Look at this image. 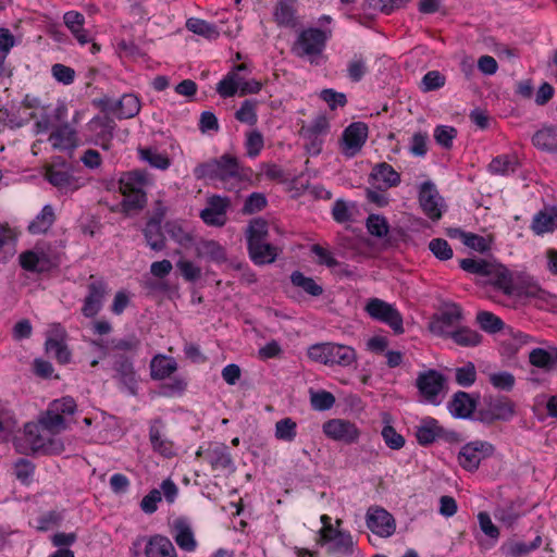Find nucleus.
Segmentation results:
<instances>
[{"instance_id": "6ab92c4d", "label": "nucleus", "mask_w": 557, "mask_h": 557, "mask_svg": "<svg viewBox=\"0 0 557 557\" xmlns=\"http://www.w3.org/2000/svg\"><path fill=\"white\" fill-rule=\"evenodd\" d=\"M463 319L462 309L456 304L446 305L440 314L434 319L430 325L433 333L441 336H448L454 327L461 323Z\"/></svg>"}, {"instance_id": "13d9d810", "label": "nucleus", "mask_w": 557, "mask_h": 557, "mask_svg": "<svg viewBox=\"0 0 557 557\" xmlns=\"http://www.w3.org/2000/svg\"><path fill=\"white\" fill-rule=\"evenodd\" d=\"M335 404V397L327 391L310 392V405L314 410L325 411Z\"/></svg>"}, {"instance_id": "6e6552de", "label": "nucleus", "mask_w": 557, "mask_h": 557, "mask_svg": "<svg viewBox=\"0 0 557 557\" xmlns=\"http://www.w3.org/2000/svg\"><path fill=\"white\" fill-rule=\"evenodd\" d=\"M329 132L330 121L324 114L315 116L309 125H302L299 135L305 140L306 151L311 156H318Z\"/></svg>"}, {"instance_id": "4c0bfd02", "label": "nucleus", "mask_w": 557, "mask_h": 557, "mask_svg": "<svg viewBox=\"0 0 557 557\" xmlns=\"http://www.w3.org/2000/svg\"><path fill=\"white\" fill-rule=\"evenodd\" d=\"M274 21L280 26L293 27L296 24V9L293 0H278L273 12Z\"/></svg>"}, {"instance_id": "0eeeda50", "label": "nucleus", "mask_w": 557, "mask_h": 557, "mask_svg": "<svg viewBox=\"0 0 557 557\" xmlns=\"http://www.w3.org/2000/svg\"><path fill=\"white\" fill-rule=\"evenodd\" d=\"M364 311L371 319L388 325L394 333H404L403 315L394 305L373 297L368 299Z\"/></svg>"}, {"instance_id": "ddd939ff", "label": "nucleus", "mask_w": 557, "mask_h": 557, "mask_svg": "<svg viewBox=\"0 0 557 557\" xmlns=\"http://www.w3.org/2000/svg\"><path fill=\"white\" fill-rule=\"evenodd\" d=\"M368 138V126L362 122L348 125L342 135L341 149L345 157H355L363 147Z\"/></svg>"}, {"instance_id": "e433bc0d", "label": "nucleus", "mask_w": 557, "mask_h": 557, "mask_svg": "<svg viewBox=\"0 0 557 557\" xmlns=\"http://www.w3.org/2000/svg\"><path fill=\"white\" fill-rule=\"evenodd\" d=\"M186 29L208 40H216L220 37L219 27L206 20L189 17L186 21Z\"/></svg>"}, {"instance_id": "2eb2a0df", "label": "nucleus", "mask_w": 557, "mask_h": 557, "mask_svg": "<svg viewBox=\"0 0 557 557\" xmlns=\"http://www.w3.org/2000/svg\"><path fill=\"white\" fill-rule=\"evenodd\" d=\"M322 430L329 438L345 444L357 442L360 435L356 424L344 419H331L323 424Z\"/></svg>"}, {"instance_id": "680f3d73", "label": "nucleus", "mask_w": 557, "mask_h": 557, "mask_svg": "<svg viewBox=\"0 0 557 557\" xmlns=\"http://www.w3.org/2000/svg\"><path fill=\"white\" fill-rule=\"evenodd\" d=\"M455 380L462 387L471 386L476 380V370L472 362L455 370Z\"/></svg>"}, {"instance_id": "423d86ee", "label": "nucleus", "mask_w": 557, "mask_h": 557, "mask_svg": "<svg viewBox=\"0 0 557 557\" xmlns=\"http://www.w3.org/2000/svg\"><path fill=\"white\" fill-rule=\"evenodd\" d=\"M24 435L27 444L34 453L45 455H60L64 451L63 442L50 435L38 422H28L24 426Z\"/></svg>"}, {"instance_id": "2f4dec72", "label": "nucleus", "mask_w": 557, "mask_h": 557, "mask_svg": "<svg viewBox=\"0 0 557 557\" xmlns=\"http://www.w3.org/2000/svg\"><path fill=\"white\" fill-rule=\"evenodd\" d=\"M146 557H177L172 542L163 535L151 536L145 547Z\"/></svg>"}, {"instance_id": "49530a36", "label": "nucleus", "mask_w": 557, "mask_h": 557, "mask_svg": "<svg viewBox=\"0 0 557 557\" xmlns=\"http://www.w3.org/2000/svg\"><path fill=\"white\" fill-rule=\"evenodd\" d=\"M290 282L294 286L301 288L310 296L319 297L323 294V287L317 284L312 277L306 276L300 271H294L292 273Z\"/></svg>"}, {"instance_id": "4468645a", "label": "nucleus", "mask_w": 557, "mask_h": 557, "mask_svg": "<svg viewBox=\"0 0 557 557\" xmlns=\"http://www.w3.org/2000/svg\"><path fill=\"white\" fill-rule=\"evenodd\" d=\"M20 264L26 271L42 273L57 267L59 258L54 253L36 248L21 253Z\"/></svg>"}, {"instance_id": "a211bd4d", "label": "nucleus", "mask_w": 557, "mask_h": 557, "mask_svg": "<svg viewBox=\"0 0 557 557\" xmlns=\"http://www.w3.org/2000/svg\"><path fill=\"white\" fill-rule=\"evenodd\" d=\"M367 527L381 537H389L395 533L396 522L387 510L375 507L367 512Z\"/></svg>"}, {"instance_id": "a878e982", "label": "nucleus", "mask_w": 557, "mask_h": 557, "mask_svg": "<svg viewBox=\"0 0 557 557\" xmlns=\"http://www.w3.org/2000/svg\"><path fill=\"white\" fill-rule=\"evenodd\" d=\"M414 436L421 446H428L444 436V429L436 419L425 417L416 425Z\"/></svg>"}, {"instance_id": "09e8293b", "label": "nucleus", "mask_w": 557, "mask_h": 557, "mask_svg": "<svg viewBox=\"0 0 557 557\" xmlns=\"http://www.w3.org/2000/svg\"><path fill=\"white\" fill-rule=\"evenodd\" d=\"M492 263L483 259L466 258L460 260L459 265L463 271L478 275L480 283L490 273Z\"/></svg>"}, {"instance_id": "864d4df0", "label": "nucleus", "mask_w": 557, "mask_h": 557, "mask_svg": "<svg viewBox=\"0 0 557 557\" xmlns=\"http://www.w3.org/2000/svg\"><path fill=\"white\" fill-rule=\"evenodd\" d=\"M258 101L252 99L245 100L235 113V119L240 123L253 126L258 122L257 115Z\"/></svg>"}, {"instance_id": "de8ad7c7", "label": "nucleus", "mask_w": 557, "mask_h": 557, "mask_svg": "<svg viewBox=\"0 0 557 557\" xmlns=\"http://www.w3.org/2000/svg\"><path fill=\"white\" fill-rule=\"evenodd\" d=\"M447 337H450L457 345L462 347H475L482 342V335L468 327L453 331Z\"/></svg>"}, {"instance_id": "6e6d98bb", "label": "nucleus", "mask_w": 557, "mask_h": 557, "mask_svg": "<svg viewBox=\"0 0 557 557\" xmlns=\"http://www.w3.org/2000/svg\"><path fill=\"white\" fill-rule=\"evenodd\" d=\"M139 153L143 160H145L156 169L166 170L171 164L169 157L165 153L159 152L156 149H140Z\"/></svg>"}, {"instance_id": "bb28decb", "label": "nucleus", "mask_w": 557, "mask_h": 557, "mask_svg": "<svg viewBox=\"0 0 557 557\" xmlns=\"http://www.w3.org/2000/svg\"><path fill=\"white\" fill-rule=\"evenodd\" d=\"M529 362L546 373L557 370V347L533 348L529 352Z\"/></svg>"}, {"instance_id": "a18cd8bd", "label": "nucleus", "mask_w": 557, "mask_h": 557, "mask_svg": "<svg viewBox=\"0 0 557 557\" xmlns=\"http://www.w3.org/2000/svg\"><path fill=\"white\" fill-rule=\"evenodd\" d=\"M541 544L542 537L540 535H536L535 539L530 543H525L522 541H513L504 545L503 549L508 556L522 557L539 548Z\"/></svg>"}, {"instance_id": "f3484780", "label": "nucleus", "mask_w": 557, "mask_h": 557, "mask_svg": "<svg viewBox=\"0 0 557 557\" xmlns=\"http://www.w3.org/2000/svg\"><path fill=\"white\" fill-rule=\"evenodd\" d=\"M230 205L227 197L211 196L207 200V207L201 210L200 218L207 225L221 227L227 221Z\"/></svg>"}, {"instance_id": "39448f33", "label": "nucleus", "mask_w": 557, "mask_h": 557, "mask_svg": "<svg viewBox=\"0 0 557 557\" xmlns=\"http://www.w3.org/2000/svg\"><path fill=\"white\" fill-rule=\"evenodd\" d=\"M76 410L75 400L70 397H62L51 401L45 412L38 418V423L42 426L44 431H47L50 435H57L62 431L66 430V416H71Z\"/></svg>"}, {"instance_id": "ea45409f", "label": "nucleus", "mask_w": 557, "mask_h": 557, "mask_svg": "<svg viewBox=\"0 0 557 557\" xmlns=\"http://www.w3.org/2000/svg\"><path fill=\"white\" fill-rule=\"evenodd\" d=\"M518 166L519 160L516 154H500L491 161L488 170L492 174L506 176L515 173Z\"/></svg>"}, {"instance_id": "c9c22d12", "label": "nucleus", "mask_w": 557, "mask_h": 557, "mask_svg": "<svg viewBox=\"0 0 557 557\" xmlns=\"http://www.w3.org/2000/svg\"><path fill=\"white\" fill-rule=\"evenodd\" d=\"M533 145L543 151L557 152V128L545 126L539 129L532 137Z\"/></svg>"}, {"instance_id": "3c124183", "label": "nucleus", "mask_w": 557, "mask_h": 557, "mask_svg": "<svg viewBox=\"0 0 557 557\" xmlns=\"http://www.w3.org/2000/svg\"><path fill=\"white\" fill-rule=\"evenodd\" d=\"M268 236V223L262 219H256L250 222L247 228V242L248 246L265 243Z\"/></svg>"}, {"instance_id": "5fc2aeb1", "label": "nucleus", "mask_w": 557, "mask_h": 557, "mask_svg": "<svg viewBox=\"0 0 557 557\" xmlns=\"http://www.w3.org/2000/svg\"><path fill=\"white\" fill-rule=\"evenodd\" d=\"M476 322L487 333H497L505 326L500 318L490 311H480L476 314Z\"/></svg>"}, {"instance_id": "7ed1b4c3", "label": "nucleus", "mask_w": 557, "mask_h": 557, "mask_svg": "<svg viewBox=\"0 0 557 557\" xmlns=\"http://www.w3.org/2000/svg\"><path fill=\"white\" fill-rule=\"evenodd\" d=\"M149 184L148 174L141 171L127 172L121 176L119 188L124 196L122 206L125 211L141 210L146 206V188Z\"/></svg>"}, {"instance_id": "b1692460", "label": "nucleus", "mask_w": 557, "mask_h": 557, "mask_svg": "<svg viewBox=\"0 0 557 557\" xmlns=\"http://www.w3.org/2000/svg\"><path fill=\"white\" fill-rule=\"evenodd\" d=\"M202 451L199 449L197 456H201ZM205 459L215 470H227L233 467V459L230 448L223 443H212L203 451Z\"/></svg>"}, {"instance_id": "58836bf2", "label": "nucleus", "mask_w": 557, "mask_h": 557, "mask_svg": "<svg viewBox=\"0 0 557 557\" xmlns=\"http://www.w3.org/2000/svg\"><path fill=\"white\" fill-rule=\"evenodd\" d=\"M532 230L535 234L542 235L557 228V210L549 209L540 211L533 218Z\"/></svg>"}, {"instance_id": "c03bdc74", "label": "nucleus", "mask_w": 557, "mask_h": 557, "mask_svg": "<svg viewBox=\"0 0 557 557\" xmlns=\"http://www.w3.org/2000/svg\"><path fill=\"white\" fill-rule=\"evenodd\" d=\"M140 111V101L134 94H124L117 100V114L116 117L120 120L132 119L136 116Z\"/></svg>"}, {"instance_id": "473e14b6", "label": "nucleus", "mask_w": 557, "mask_h": 557, "mask_svg": "<svg viewBox=\"0 0 557 557\" xmlns=\"http://www.w3.org/2000/svg\"><path fill=\"white\" fill-rule=\"evenodd\" d=\"M196 255L214 263H223L227 260L225 248L213 239L199 242L196 245Z\"/></svg>"}, {"instance_id": "4be33fe9", "label": "nucleus", "mask_w": 557, "mask_h": 557, "mask_svg": "<svg viewBox=\"0 0 557 557\" xmlns=\"http://www.w3.org/2000/svg\"><path fill=\"white\" fill-rule=\"evenodd\" d=\"M480 284L492 285L495 289L506 296H511L515 292L513 278L511 272L499 263H492L490 271Z\"/></svg>"}, {"instance_id": "37998d69", "label": "nucleus", "mask_w": 557, "mask_h": 557, "mask_svg": "<svg viewBox=\"0 0 557 557\" xmlns=\"http://www.w3.org/2000/svg\"><path fill=\"white\" fill-rule=\"evenodd\" d=\"M147 245L154 251H161L165 247V238L162 233L161 224L154 221L146 223L143 230Z\"/></svg>"}, {"instance_id": "0e129e2a", "label": "nucleus", "mask_w": 557, "mask_h": 557, "mask_svg": "<svg viewBox=\"0 0 557 557\" xmlns=\"http://www.w3.org/2000/svg\"><path fill=\"white\" fill-rule=\"evenodd\" d=\"M264 146V140L262 134L253 129L249 132L246 136L245 148L248 157L256 158L261 152Z\"/></svg>"}, {"instance_id": "603ef678", "label": "nucleus", "mask_w": 557, "mask_h": 557, "mask_svg": "<svg viewBox=\"0 0 557 557\" xmlns=\"http://www.w3.org/2000/svg\"><path fill=\"white\" fill-rule=\"evenodd\" d=\"M166 233L169 236L184 248H188L193 245L194 237L190 232L186 231L177 222H169L165 225Z\"/></svg>"}, {"instance_id": "5701e85b", "label": "nucleus", "mask_w": 557, "mask_h": 557, "mask_svg": "<svg viewBox=\"0 0 557 557\" xmlns=\"http://www.w3.org/2000/svg\"><path fill=\"white\" fill-rule=\"evenodd\" d=\"M63 23L81 46L94 41L91 33L85 28V16L81 12L75 10L65 12Z\"/></svg>"}, {"instance_id": "dca6fc26", "label": "nucleus", "mask_w": 557, "mask_h": 557, "mask_svg": "<svg viewBox=\"0 0 557 557\" xmlns=\"http://www.w3.org/2000/svg\"><path fill=\"white\" fill-rule=\"evenodd\" d=\"M116 123L109 115H96L87 124L94 136V141L102 149L108 150L114 136Z\"/></svg>"}, {"instance_id": "7c9ffc66", "label": "nucleus", "mask_w": 557, "mask_h": 557, "mask_svg": "<svg viewBox=\"0 0 557 557\" xmlns=\"http://www.w3.org/2000/svg\"><path fill=\"white\" fill-rule=\"evenodd\" d=\"M370 180L380 183L384 189H388L400 183V175L391 164L381 162L373 166Z\"/></svg>"}, {"instance_id": "69168bd1", "label": "nucleus", "mask_w": 557, "mask_h": 557, "mask_svg": "<svg viewBox=\"0 0 557 557\" xmlns=\"http://www.w3.org/2000/svg\"><path fill=\"white\" fill-rule=\"evenodd\" d=\"M367 228L369 233L376 237H384L388 234V224L385 218L377 214H370L367 219Z\"/></svg>"}, {"instance_id": "338daca9", "label": "nucleus", "mask_w": 557, "mask_h": 557, "mask_svg": "<svg viewBox=\"0 0 557 557\" xmlns=\"http://www.w3.org/2000/svg\"><path fill=\"white\" fill-rule=\"evenodd\" d=\"M490 383L497 389L511 391L515 386V376L507 371H500L490 374Z\"/></svg>"}, {"instance_id": "79ce46f5", "label": "nucleus", "mask_w": 557, "mask_h": 557, "mask_svg": "<svg viewBox=\"0 0 557 557\" xmlns=\"http://www.w3.org/2000/svg\"><path fill=\"white\" fill-rule=\"evenodd\" d=\"M257 246H248L249 257L256 264L262 265L275 261L277 257L276 247L268 243L257 244Z\"/></svg>"}, {"instance_id": "f8f14e48", "label": "nucleus", "mask_w": 557, "mask_h": 557, "mask_svg": "<svg viewBox=\"0 0 557 557\" xmlns=\"http://www.w3.org/2000/svg\"><path fill=\"white\" fill-rule=\"evenodd\" d=\"M326 535L321 543L327 546V552L334 557H350L354 554L355 542L349 532L341 531L334 527H327Z\"/></svg>"}, {"instance_id": "8fccbe9b", "label": "nucleus", "mask_w": 557, "mask_h": 557, "mask_svg": "<svg viewBox=\"0 0 557 557\" xmlns=\"http://www.w3.org/2000/svg\"><path fill=\"white\" fill-rule=\"evenodd\" d=\"M274 436L278 441L290 443L297 436V423L292 418H283L275 423Z\"/></svg>"}, {"instance_id": "393cba45", "label": "nucleus", "mask_w": 557, "mask_h": 557, "mask_svg": "<svg viewBox=\"0 0 557 557\" xmlns=\"http://www.w3.org/2000/svg\"><path fill=\"white\" fill-rule=\"evenodd\" d=\"M106 293L107 285L103 281H94L88 285V294L82 308L86 318H92L101 310Z\"/></svg>"}, {"instance_id": "9b49d317", "label": "nucleus", "mask_w": 557, "mask_h": 557, "mask_svg": "<svg viewBox=\"0 0 557 557\" xmlns=\"http://www.w3.org/2000/svg\"><path fill=\"white\" fill-rule=\"evenodd\" d=\"M445 385V377L436 370H428L419 373L416 386L422 398L432 405L441 403V396Z\"/></svg>"}, {"instance_id": "f704fd0d", "label": "nucleus", "mask_w": 557, "mask_h": 557, "mask_svg": "<svg viewBox=\"0 0 557 557\" xmlns=\"http://www.w3.org/2000/svg\"><path fill=\"white\" fill-rule=\"evenodd\" d=\"M177 370V363L172 357L154 356L150 361V375L153 380L170 377Z\"/></svg>"}, {"instance_id": "c756f323", "label": "nucleus", "mask_w": 557, "mask_h": 557, "mask_svg": "<svg viewBox=\"0 0 557 557\" xmlns=\"http://www.w3.org/2000/svg\"><path fill=\"white\" fill-rule=\"evenodd\" d=\"M173 537L178 547L185 552H194L197 542L189 523L183 519H177L173 523Z\"/></svg>"}, {"instance_id": "774afa93", "label": "nucleus", "mask_w": 557, "mask_h": 557, "mask_svg": "<svg viewBox=\"0 0 557 557\" xmlns=\"http://www.w3.org/2000/svg\"><path fill=\"white\" fill-rule=\"evenodd\" d=\"M429 136L426 133L417 132L412 135L409 151L414 157H424L428 152Z\"/></svg>"}, {"instance_id": "052dcab7", "label": "nucleus", "mask_w": 557, "mask_h": 557, "mask_svg": "<svg viewBox=\"0 0 557 557\" xmlns=\"http://www.w3.org/2000/svg\"><path fill=\"white\" fill-rule=\"evenodd\" d=\"M456 136L457 129L449 125H438L434 129L435 141L445 149L451 148Z\"/></svg>"}, {"instance_id": "1a4fd4ad", "label": "nucleus", "mask_w": 557, "mask_h": 557, "mask_svg": "<svg viewBox=\"0 0 557 557\" xmlns=\"http://www.w3.org/2000/svg\"><path fill=\"white\" fill-rule=\"evenodd\" d=\"M45 178L63 195L72 194L83 185L82 181L74 175L72 168L64 162L47 166Z\"/></svg>"}, {"instance_id": "f257e3e1", "label": "nucleus", "mask_w": 557, "mask_h": 557, "mask_svg": "<svg viewBox=\"0 0 557 557\" xmlns=\"http://www.w3.org/2000/svg\"><path fill=\"white\" fill-rule=\"evenodd\" d=\"M332 37V29L320 27H307L299 32L293 45V52L302 59H307L311 65L319 66L324 60V50Z\"/></svg>"}, {"instance_id": "aec40b11", "label": "nucleus", "mask_w": 557, "mask_h": 557, "mask_svg": "<svg viewBox=\"0 0 557 557\" xmlns=\"http://www.w3.org/2000/svg\"><path fill=\"white\" fill-rule=\"evenodd\" d=\"M419 202L425 213L433 221L442 218L443 200L435 185L431 182H424L419 191Z\"/></svg>"}, {"instance_id": "9d476101", "label": "nucleus", "mask_w": 557, "mask_h": 557, "mask_svg": "<svg viewBox=\"0 0 557 557\" xmlns=\"http://www.w3.org/2000/svg\"><path fill=\"white\" fill-rule=\"evenodd\" d=\"M494 451L493 445L485 441H473L463 445L458 453V463L467 471H474L481 461Z\"/></svg>"}, {"instance_id": "412c9836", "label": "nucleus", "mask_w": 557, "mask_h": 557, "mask_svg": "<svg viewBox=\"0 0 557 557\" xmlns=\"http://www.w3.org/2000/svg\"><path fill=\"white\" fill-rule=\"evenodd\" d=\"M149 442L153 451L171 458L175 456L174 443L165 434V425L161 419H154L149 426Z\"/></svg>"}, {"instance_id": "20e7f679", "label": "nucleus", "mask_w": 557, "mask_h": 557, "mask_svg": "<svg viewBox=\"0 0 557 557\" xmlns=\"http://www.w3.org/2000/svg\"><path fill=\"white\" fill-rule=\"evenodd\" d=\"M310 360L325 366L349 367L356 359V351L350 346L336 343H318L308 347Z\"/></svg>"}, {"instance_id": "cd10ccee", "label": "nucleus", "mask_w": 557, "mask_h": 557, "mask_svg": "<svg viewBox=\"0 0 557 557\" xmlns=\"http://www.w3.org/2000/svg\"><path fill=\"white\" fill-rule=\"evenodd\" d=\"M48 140L54 149L72 150L77 146V133L75 128L65 123L55 127Z\"/></svg>"}, {"instance_id": "4d7b16f0", "label": "nucleus", "mask_w": 557, "mask_h": 557, "mask_svg": "<svg viewBox=\"0 0 557 557\" xmlns=\"http://www.w3.org/2000/svg\"><path fill=\"white\" fill-rule=\"evenodd\" d=\"M240 86V78L236 73L227 74L216 86L218 94L223 98L233 97Z\"/></svg>"}, {"instance_id": "c85d7f7f", "label": "nucleus", "mask_w": 557, "mask_h": 557, "mask_svg": "<svg viewBox=\"0 0 557 557\" xmlns=\"http://www.w3.org/2000/svg\"><path fill=\"white\" fill-rule=\"evenodd\" d=\"M115 377L132 395L137 391V374L133 362L125 357H121L114 364Z\"/></svg>"}, {"instance_id": "a19ab883", "label": "nucleus", "mask_w": 557, "mask_h": 557, "mask_svg": "<svg viewBox=\"0 0 557 557\" xmlns=\"http://www.w3.org/2000/svg\"><path fill=\"white\" fill-rule=\"evenodd\" d=\"M55 214L51 205H46L29 223L28 231L34 235L46 233L54 223Z\"/></svg>"}, {"instance_id": "72a5a7b5", "label": "nucleus", "mask_w": 557, "mask_h": 557, "mask_svg": "<svg viewBox=\"0 0 557 557\" xmlns=\"http://www.w3.org/2000/svg\"><path fill=\"white\" fill-rule=\"evenodd\" d=\"M449 412L455 418H468L475 409V401L466 392H457L448 404Z\"/></svg>"}, {"instance_id": "bf43d9fd", "label": "nucleus", "mask_w": 557, "mask_h": 557, "mask_svg": "<svg viewBox=\"0 0 557 557\" xmlns=\"http://www.w3.org/2000/svg\"><path fill=\"white\" fill-rule=\"evenodd\" d=\"M17 39L7 27H0V70L3 65L11 49L16 46Z\"/></svg>"}, {"instance_id": "f03ea898", "label": "nucleus", "mask_w": 557, "mask_h": 557, "mask_svg": "<svg viewBox=\"0 0 557 557\" xmlns=\"http://www.w3.org/2000/svg\"><path fill=\"white\" fill-rule=\"evenodd\" d=\"M194 174L199 180L220 182L224 188H231L234 182L238 183L242 180L238 161L230 154L199 164Z\"/></svg>"}, {"instance_id": "e2e57ef3", "label": "nucleus", "mask_w": 557, "mask_h": 557, "mask_svg": "<svg viewBox=\"0 0 557 557\" xmlns=\"http://www.w3.org/2000/svg\"><path fill=\"white\" fill-rule=\"evenodd\" d=\"M446 83V77L441 72H426L420 82V89L429 92L442 88Z\"/></svg>"}]
</instances>
